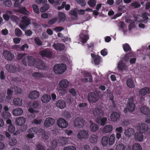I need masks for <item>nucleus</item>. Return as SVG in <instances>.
Masks as SVG:
<instances>
[{"label": "nucleus", "mask_w": 150, "mask_h": 150, "mask_svg": "<svg viewBox=\"0 0 150 150\" xmlns=\"http://www.w3.org/2000/svg\"><path fill=\"white\" fill-rule=\"evenodd\" d=\"M40 132L43 134L45 132V130L42 129H38L36 127L30 128L28 130V134L27 135V137L28 138L32 139L34 137L35 134Z\"/></svg>", "instance_id": "nucleus-1"}, {"label": "nucleus", "mask_w": 150, "mask_h": 150, "mask_svg": "<svg viewBox=\"0 0 150 150\" xmlns=\"http://www.w3.org/2000/svg\"><path fill=\"white\" fill-rule=\"evenodd\" d=\"M31 23L30 20L26 16H23L22 18V20L19 24V27L23 31H25L27 27Z\"/></svg>", "instance_id": "nucleus-2"}, {"label": "nucleus", "mask_w": 150, "mask_h": 150, "mask_svg": "<svg viewBox=\"0 0 150 150\" xmlns=\"http://www.w3.org/2000/svg\"><path fill=\"white\" fill-rule=\"evenodd\" d=\"M67 69L65 65L63 64H56L54 67V71L55 73L60 74L63 73Z\"/></svg>", "instance_id": "nucleus-3"}, {"label": "nucleus", "mask_w": 150, "mask_h": 150, "mask_svg": "<svg viewBox=\"0 0 150 150\" xmlns=\"http://www.w3.org/2000/svg\"><path fill=\"white\" fill-rule=\"evenodd\" d=\"M6 67L8 71L11 73H15L17 71L20 72L21 71V67L19 65H13V64H7Z\"/></svg>", "instance_id": "nucleus-4"}, {"label": "nucleus", "mask_w": 150, "mask_h": 150, "mask_svg": "<svg viewBox=\"0 0 150 150\" xmlns=\"http://www.w3.org/2000/svg\"><path fill=\"white\" fill-rule=\"evenodd\" d=\"M79 37L81 41L83 43H86L89 39L86 30H82L80 33Z\"/></svg>", "instance_id": "nucleus-5"}, {"label": "nucleus", "mask_w": 150, "mask_h": 150, "mask_svg": "<svg viewBox=\"0 0 150 150\" xmlns=\"http://www.w3.org/2000/svg\"><path fill=\"white\" fill-rule=\"evenodd\" d=\"M138 127L143 132L148 135H150V128L146 124L141 123L139 125Z\"/></svg>", "instance_id": "nucleus-6"}, {"label": "nucleus", "mask_w": 150, "mask_h": 150, "mask_svg": "<svg viewBox=\"0 0 150 150\" xmlns=\"http://www.w3.org/2000/svg\"><path fill=\"white\" fill-rule=\"evenodd\" d=\"M57 125L59 127L62 128H66L68 125L67 122L62 118H60L57 120Z\"/></svg>", "instance_id": "nucleus-7"}, {"label": "nucleus", "mask_w": 150, "mask_h": 150, "mask_svg": "<svg viewBox=\"0 0 150 150\" xmlns=\"http://www.w3.org/2000/svg\"><path fill=\"white\" fill-rule=\"evenodd\" d=\"M3 54L5 59L7 60L11 61L14 58V55L8 51H4L3 52Z\"/></svg>", "instance_id": "nucleus-8"}, {"label": "nucleus", "mask_w": 150, "mask_h": 150, "mask_svg": "<svg viewBox=\"0 0 150 150\" xmlns=\"http://www.w3.org/2000/svg\"><path fill=\"white\" fill-rule=\"evenodd\" d=\"M40 54L42 57H46L48 58L51 57L52 55V52L51 50L47 49L43 50L40 51Z\"/></svg>", "instance_id": "nucleus-9"}, {"label": "nucleus", "mask_w": 150, "mask_h": 150, "mask_svg": "<svg viewBox=\"0 0 150 150\" xmlns=\"http://www.w3.org/2000/svg\"><path fill=\"white\" fill-rule=\"evenodd\" d=\"M35 67L40 70H43L45 69V65L43 61L40 59L37 60L34 64Z\"/></svg>", "instance_id": "nucleus-10"}, {"label": "nucleus", "mask_w": 150, "mask_h": 150, "mask_svg": "<svg viewBox=\"0 0 150 150\" xmlns=\"http://www.w3.org/2000/svg\"><path fill=\"white\" fill-rule=\"evenodd\" d=\"M128 108L129 111L131 112L134 111L135 109V105L134 103L133 99L131 98L128 99Z\"/></svg>", "instance_id": "nucleus-11"}, {"label": "nucleus", "mask_w": 150, "mask_h": 150, "mask_svg": "<svg viewBox=\"0 0 150 150\" xmlns=\"http://www.w3.org/2000/svg\"><path fill=\"white\" fill-rule=\"evenodd\" d=\"M77 137L79 139H86L88 137V132L86 130H80L78 133Z\"/></svg>", "instance_id": "nucleus-12"}, {"label": "nucleus", "mask_w": 150, "mask_h": 150, "mask_svg": "<svg viewBox=\"0 0 150 150\" xmlns=\"http://www.w3.org/2000/svg\"><path fill=\"white\" fill-rule=\"evenodd\" d=\"M121 114L120 112H113L110 115V119L112 121L115 122L117 121L120 116Z\"/></svg>", "instance_id": "nucleus-13"}, {"label": "nucleus", "mask_w": 150, "mask_h": 150, "mask_svg": "<svg viewBox=\"0 0 150 150\" xmlns=\"http://www.w3.org/2000/svg\"><path fill=\"white\" fill-rule=\"evenodd\" d=\"M93 114L95 117H101L103 115V111L101 109L96 108L93 110Z\"/></svg>", "instance_id": "nucleus-14"}, {"label": "nucleus", "mask_w": 150, "mask_h": 150, "mask_svg": "<svg viewBox=\"0 0 150 150\" xmlns=\"http://www.w3.org/2000/svg\"><path fill=\"white\" fill-rule=\"evenodd\" d=\"M84 121L81 118H76L74 121V125L77 127L81 128L84 125Z\"/></svg>", "instance_id": "nucleus-15"}, {"label": "nucleus", "mask_w": 150, "mask_h": 150, "mask_svg": "<svg viewBox=\"0 0 150 150\" xmlns=\"http://www.w3.org/2000/svg\"><path fill=\"white\" fill-rule=\"evenodd\" d=\"M88 99L90 103H95L98 100V98L94 92H91Z\"/></svg>", "instance_id": "nucleus-16"}, {"label": "nucleus", "mask_w": 150, "mask_h": 150, "mask_svg": "<svg viewBox=\"0 0 150 150\" xmlns=\"http://www.w3.org/2000/svg\"><path fill=\"white\" fill-rule=\"evenodd\" d=\"M55 120L54 119L51 117L46 118L44 122V126L47 127H48L53 125L54 123Z\"/></svg>", "instance_id": "nucleus-17"}, {"label": "nucleus", "mask_w": 150, "mask_h": 150, "mask_svg": "<svg viewBox=\"0 0 150 150\" xmlns=\"http://www.w3.org/2000/svg\"><path fill=\"white\" fill-rule=\"evenodd\" d=\"M39 95L40 94L38 91H34L30 92L28 95V97L30 99L34 100L38 98Z\"/></svg>", "instance_id": "nucleus-18"}, {"label": "nucleus", "mask_w": 150, "mask_h": 150, "mask_svg": "<svg viewBox=\"0 0 150 150\" xmlns=\"http://www.w3.org/2000/svg\"><path fill=\"white\" fill-rule=\"evenodd\" d=\"M149 88L148 87H145L139 90V96L141 97L144 96L147 94H149Z\"/></svg>", "instance_id": "nucleus-19"}, {"label": "nucleus", "mask_w": 150, "mask_h": 150, "mask_svg": "<svg viewBox=\"0 0 150 150\" xmlns=\"http://www.w3.org/2000/svg\"><path fill=\"white\" fill-rule=\"evenodd\" d=\"M52 47L56 50L62 51L65 49L64 45L61 43H54L52 45Z\"/></svg>", "instance_id": "nucleus-20"}, {"label": "nucleus", "mask_w": 150, "mask_h": 150, "mask_svg": "<svg viewBox=\"0 0 150 150\" xmlns=\"http://www.w3.org/2000/svg\"><path fill=\"white\" fill-rule=\"evenodd\" d=\"M107 120L106 117H97L96 119L97 123L99 125H104Z\"/></svg>", "instance_id": "nucleus-21"}, {"label": "nucleus", "mask_w": 150, "mask_h": 150, "mask_svg": "<svg viewBox=\"0 0 150 150\" xmlns=\"http://www.w3.org/2000/svg\"><path fill=\"white\" fill-rule=\"evenodd\" d=\"M143 135L141 132H138L135 134L134 138L137 141L141 142L143 140Z\"/></svg>", "instance_id": "nucleus-22"}, {"label": "nucleus", "mask_w": 150, "mask_h": 150, "mask_svg": "<svg viewBox=\"0 0 150 150\" xmlns=\"http://www.w3.org/2000/svg\"><path fill=\"white\" fill-rule=\"evenodd\" d=\"M56 104L57 107L61 109L64 108L66 105L65 102L62 99L58 100L56 102Z\"/></svg>", "instance_id": "nucleus-23"}, {"label": "nucleus", "mask_w": 150, "mask_h": 150, "mask_svg": "<svg viewBox=\"0 0 150 150\" xmlns=\"http://www.w3.org/2000/svg\"><path fill=\"white\" fill-rule=\"evenodd\" d=\"M69 84V81L66 79L61 80L59 83L60 87L64 88H66L68 87Z\"/></svg>", "instance_id": "nucleus-24"}, {"label": "nucleus", "mask_w": 150, "mask_h": 150, "mask_svg": "<svg viewBox=\"0 0 150 150\" xmlns=\"http://www.w3.org/2000/svg\"><path fill=\"white\" fill-rule=\"evenodd\" d=\"M26 122V119L24 117H19L16 120V124L18 125L21 126L23 125Z\"/></svg>", "instance_id": "nucleus-25"}, {"label": "nucleus", "mask_w": 150, "mask_h": 150, "mask_svg": "<svg viewBox=\"0 0 150 150\" xmlns=\"http://www.w3.org/2000/svg\"><path fill=\"white\" fill-rule=\"evenodd\" d=\"M140 109L141 112L145 115H148L150 114V110L148 107L146 106L141 107Z\"/></svg>", "instance_id": "nucleus-26"}, {"label": "nucleus", "mask_w": 150, "mask_h": 150, "mask_svg": "<svg viewBox=\"0 0 150 150\" xmlns=\"http://www.w3.org/2000/svg\"><path fill=\"white\" fill-rule=\"evenodd\" d=\"M8 131L11 133H13L14 135H17L19 133V131L18 130L15 131V128L14 126L11 125L8 127Z\"/></svg>", "instance_id": "nucleus-27"}, {"label": "nucleus", "mask_w": 150, "mask_h": 150, "mask_svg": "<svg viewBox=\"0 0 150 150\" xmlns=\"http://www.w3.org/2000/svg\"><path fill=\"white\" fill-rule=\"evenodd\" d=\"M134 133V129L131 128H129L125 130L124 133L125 135L128 137H130Z\"/></svg>", "instance_id": "nucleus-28"}, {"label": "nucleus", "mask_w": 150, "mask_h": 150, "mask_svg": "<svg viewBox=\"0 0 150 150\" xmlns=\"http://www.w3.org/2000/svg\"><path fill=\"white\" fill-rule=\"evenodd\" d=\"M51 99L50 96L47 95L45 94L42 96L41 98L42 101L45 103L49 102Z\"/></svg>", "instance_id": "nucleus-29"}, {"label": "nucleus", "mask_w": 150, "mask_h": 150, "mask_svg": "<svg viewBox=\"0 0 150 150\" xmlns=\"http://www.w3.org/2000/svg\"><path fill=\"white\" fill-rule=\"evenodd\" d=\"M112 129V125H105L103 129V133H109L111 132Z\"/></svg>", "instance_id": "nucleus-30"}, {"label": "nucleus", "mask_w": 150, "mask_h": 150, "mask_svg": "<svg viewBox=\"0 0 150 150\" xmlns=\"http://www.w3.org/2000/svg\"><path fill=\"white\" fill-rule=\"evenodd\" d=\"M13 102L15 105L21 106L22 104L23 101L21 98H17L13 99Z\"/></svg>", "instance_id": "nucleus-31"}, {"label": "nucleus", "mask_w": 150, "mask_h": 150, "mask_svg": "<svg viewBox=\"0 0 150 150\" xmlns=\"http://www.w3.org/2000/svg\"><path fill=\"white\" fill-rule=\"evenodd\" d=\"M98 138L96 135L92 134L89 137V141L91 143L95 144L97 142Z\"/></svg>", "instance_id": "nucleus-32"}, {"label": "nucleus", "mask_w": 150, "mask_h": 150, "mask_svg": "<svg viewBox=\"0 0 150 150\" xmlns=\"http://www.w3.org/2000/svg\"><path fill=\"white\" fill-rule=\"evenodd\" d=\"M23 113V110L20 108L14 109L13 111V114L15 116H20Z\"/></svg>", "instance_id": "nucleus-33"}, {"label": "nucleus", "mask_w": 150, "mask_h": 150, "mask_svg": "<svg viewBox=\"0 0 150 150\" xmlns=\"http://www.w3.org/2000/svg\"><path fill=\"white\" fill-rule=\"evenodd\" d=\"M126 85L128 87L130 88H133L135 87V85L133 80L130 78L128 79L127 80Z\"/></svg>", "instance_id": "nucleus-34"}, {"label": "nucleus", "mask_w": 150, "mask_h": 150, "mask_svg": "<svg viewBox=\"0 0 150 150\" xmlns=\"http://www.w3.org/2000/svg\"><path fill=\"white\" fill-rule=\"evenodd\" d=\"M109 137L107 136H103L102 139L101 143L103 146H106L109 144Z\"/></svg>", "instance_id": "nucleus-35"}, {"label": "nucleus", "mask_w": 150, "mask_h": 150, "mask_svg": "<svg viewBox=\"0 0 150 150\" xmlns=\"http://www.w3.org/2000/svg\"><path fill=\"white\" fill-rule=\"evenodd\" d=\"M33 77L36 79H38L44 77L43 74L38 72H34L32 74Z\"/></svg>", "instance_id": "nucleus-36"}, {"label": "nucleus", "mask_w": 150, "mask_h": 150, "mask_svg": "<svg viewBox=\"0 0 150 150\" xmlns=\"http://www.w3.org/2000/svg\"><path fill=\"white\" fill-rule=\"evenodd\" d=\"M90 128L91 131L95 132L98 130L99 127L96 124L92 123L90 125Z\"/></svg>", "instance_id": "nucleus-37"}, {"label": "nucleus", "mask_w": 150, "mask_h": 150, "mask_svg": "<svg viewBox=\"0 0 150 150\" xmlns=\"http://www.w3.org/2000/svg\"><path fill=\"white\" fill-rule=\"evenodd\" d=\"M32 58V56H25L22 61V63L25 66H27L28 64V61L29 59H31Z\"/></svg>", "instance_id": "nucleus-38"}, {"label": "nucleus", "mask_w": 150, "mask_h": 150, "mask_svg": "<svg viewBox=\"0 0 150 150\" xmlns=\"http://www.w3.org/2000/svg\"><path fill=\"white\" fill-rule=\"evenodd\" d=\"M109 144L111 146L114 144L115 141V137L114 134H111L109 138Z\"/></svg>", "instance_id": "nucleus-39"}, {"label": "nucleus", "mask_w": 150, "mask_h": 150, "mask_svg": "<svg viewBox=\"0 0 150 150\" xmlns=\"http://www.w3.org/2000/svg\"><path fill=\"white\" fill-rule=\"evenodd\" d=\"M3 118L5 119H10L11 117V114L8 112H4L1 114Z\"/></svg>", "instance_id": "nucleus-40"}, {"label": "nucleus", "mask_w": 150, "mask_h": 150, "mask_svg": "<svg viewBox=\"0 0 150 150\" xmlns=\"http://www.w3.org/2000/svg\"><path fill=\"white\" fill-rule=\"evenodd\" d=\"M67 139L66 137H62L60 138L59 141V143L61 145H65L67 142Z\"/></svg>", "instance_id": "nucleus-41"}, {"label": "nucleus", "mask_w": 150, "mask_h": 150, "mask_svg": "<svg viewBox=\"0 0 150 150\" xmlns=\"http://www.w3.org/2000/svg\"><path fill=\"white\" fill-rule=\"evenodd\" d=\"M132 150H142V148L139 144L135 143L134 144L133 146Z\"/></svg>", "instance_id": "nucleus-42"}, {"label": "nucleus", "mask_w": 150, "mask_h": 150, "mask_svg": "<svg viewBox=\"0 0 150 150\" xmlns=\"http://www.w3.org/2000/svg\"><path fill=\"white\" fill-rule=\"evenodd\" d=\"M126 66L123 63H119L118 64V68L121 70H125Z\"/></svg>", "instance_id": "nucleus-43"}, {"label": "nucleus", "mask_w": 150, "mask_h": 150, "mask_svg": "<svg viewBox=\"0 0 150 150\" xmlns=\"http://www.w3.org/2000/svg\"><path fill=\"white\" fill-rule=\"evenodd\" d=\"M131 6L135 8H137L141 7V5L137 1H135L131 4Z\"/></svg>", "instance_id": "nucleus-44"}, {"label": "nucleus", "mask_w": 150, "mask_h": 150, "mask_svg": "<svg viewBox=\"0 0 150 150\" xmlns=\"http://www.w3.org/2000/svg\"><path fill=\"white\" fill-rule=\"evenodd\" d=\"M17 142V140L15 138H13L9 140V145L11 146H13L15 145Z\"/></svg>", "instance_id": "nucleus-45"}, {"label": "nucleus", "mask_w": 150, "mask_h": 150, "mask_svg": "<svg viewBox=\"0 0 150 150\" xmlns=\"http://www.w3.org/2000/svg\"><path fill=\"white\" fill-rule=\"evenodd\" d=\"M49 5L47 4H44L40 8V11L41 12H45L49 9Z\"/></svg>", "instance_id": "nucleus-46"}, {"label": "nucleus", "mask_w": 150, "mask_h": 150, "mask_svg": "<svg viewBox=\"0 0 150 150\" xmlns=\"http://www.w3.org/2000/svg\"><path fill=\"white\" fill-rule=\"evenodd\" d=\"M15 33L16 36L18 37H20L22 34L21 30L18 28H16L15 30Z\"/></svg>", "instance_id": "nucleus-47"}, {"label": "nucleus", "mask_w": 150, "mask_h": 150, "mask_svg": "<svg viewBox=\"0 0 150 150\" xmlns=\"http://www.w3.org/2000/svg\"><path fill=\"white\" fill-rule=\"evenodd\" d=\"M96 3V0H89L88 4L91 7H93L95 6Z\"/></svg>", "instance_id": "nucleus-48"}, {"label": "nucleus", "mask_w": 150, "mask_h": 150, "mask_svg": "<svg viewBox=\"0 0 150 150\" xmlns=\"http://www.w3.org/2000/svg\"><path fill=\"white\" fill-rule=\"evenodd\" d=\"M123 47L124 51L126 52L130 51L131 50V47L127 43L123 45Z\"/></svg>", "instance_id": "nucleus-49"}, {"label": "nucleus", "mask_w": 150, "mask_h": 150, "mask_svg": "<svg viewBox=\"0 0 150 150\" xmlns=\"http://www.w3.org/2000/svg\"><path fill=\"white\" fill-rule=\"evenodd\" d=\"M13 93V91L9 88H8L7 91V93L8 96H6V98L7 99H10L11 97V95Z\"/></svg>", "instance_id": "nucleus-50"}, {"label": "nucleus", "mask_w": 150, "mask_h": 150, "mask_svg": "<svg viewBox=\"0 0 150 150\" xmlns=\"http://www.w3.org/2000/svg\"><path fill=\"white\" fill-rule=\"evenodd\" d=\"M84 77H88L89 79V82H91L93 81V78L91 74L88 72H86L84 73Z\"/></svg>", "instance_id": "nucleus-51"}, {"label": "nucleus", "mask_w": 150, "mask_h": 150, "mask_svg": "<svg viewBox=\"0 0 150 150\" xmlns=\"http://www.w3.org/2000/svg\"><path fill=\"white\" fill-rule=\"evenodd\" d=\"M34 40L37 45L40 46L42 45V41L38 37H35L34 39Z\"/></svg>", "instance_id": "nucleus-52"}, {"label": "nucleus", "mask_w": 150, "mask_h": 150, "mask_svg": "<svg viewBox=\"0 0 150 150\" xmlns=\"http://www.w3.org/2000/svg\"><path fill=\"white\" fill-rule=\"evenodd\" d=\"M125 146L122 144H120L117 145L116 147V150H123Z\"/></svg>", "instance_id": "nucleus-53"}, {"label": "nucleus", "mask_w": 150, "mask_h": 150, "mask_svg": "<svg viewBox=\"0 0 150 150\" xmlns=\"http://www.w3.org/2000/svg\"><path fill=\"white\" fill-rule=\"evenodd\" d=\"M100 57L98 55H97V56L95 57V58L93 59L94 62L96 65H98L100 63Z\"/></svg>", "instance_id": "nucleus-54"}, {"label": "nucleus", "mask_w": 150, "mask_h": 150, "mask_svg": "<svg viewBox=\"0 0 150 150\" xmlns=\"http://www.w3.org/2000/svg\"><path fill=\"white\" fill-rule=\"evenodd\" d=\"M32 8L33 11L37 14L39 13L38 6L36 4H33L32 5Z\"/></svg>", "instance_id": "nucleus-55"}, {"label": "nucleus", "mask_w": 150, "mask_h": 150, "mask_svg": "<svg viewBox=\"0 0 150 150\" xmlns=\"http://www.w3.org/2000/svg\"><path fill=\"white\" fill-rule=\"evenodd\" d=\"M4 4L8 7H10L12 5V2L10 0H4Z\"/></svg>", "instance_id": "nucleus-56"}, {"label": "nucleus", "mask_w": 150, "mask_h": 150, "mask_svg": "<svg viewBox=\"0 0 150 150\" xmlns=\"http://www.w3.org/2000/svg\"><path fill=\"white\" fill-rule=\"evenodd\" d=\"M57 20V17L54 18L48 21V23L50 25H52L56 22Z\"/></svg>", "instance_id": "nucleus-57"}, {"label": "nucleus", "mask_w": 150, "mask_h": 150, "mask_svg": "<svg viewBox=\"0 0 150 150\" xmlns=\"http://www.w3.org/2000/svg\"><path fill=\"white\" fill-rule=\"evenodd\" d=\"M14 88L15 89V91L17 94H21L22 91L21 89L17 86H14Z\"/></svg>", "instance_id": "nucleus-58"}, {"label": "nucleus", "mask_w": 150, "mask_h": 150, "mask_svg": "<svg viewBox=\"0 0 150 150\" xmlns=\"http://www.w3.org/2000/svg\"><path fill=\"white\" fill-rule=\"evenodd\" d=\"M64 150H76V148L73 146H68L65 147Z\"/></svg>", "instance_id": "nucleus-59"}, {"label": "nucleus", "mask_w": 150, "mask_h": 150, "mask_svg": "<svg viewBox=\"0 0 150 150\" xmlns=\"http://www.w3.org/2000/svg\"><path fill=\"white\" fill-rule=\"evenodd\" d=\"M64 117L66 119H69L71 117V114L68 112L66 111L64 113Z\"/></svg>", "instance_id": "nucleus-60"}, {"label": "nucleus", "mask_w": 150, "mask_h": 150, "mask_svg": "<svg viewBox=\"0 0 150 150\" xmlns=\"http://www.w3.org/2000/svg\"><path fill=\"white\" fill-rule=\"evenodd\" d=\"M58 15L60 19L61 20L64 19L65 17V14L62 12H59L58 13Z\"/></svg>", "instance_id": "nucleus-61"}, {"label": "nucleus", "mask_w": 150, "mask_h": 150, "mask_svg": "<svg viewBox=\"0 0 150 150\" xmlns=\"http://www.w3.org/2000/svg\"><path fill=\"white\" fill-rule=\"evenodd\" d=\"M69 92L73 96H75L76 95V90L74 88H71L69 90Z\"/></svg>", "instance_id": "nucleus-62"}, {"label": "nucleus", "mask_w": 150, "mask_h": 150, "mask_svg": "<svg viewBox=\"0 0 150 150\" xmlns=\"http://www.w3.org/2000/svg\"><path fill=\"white\" fill-rule=\"evenodd\" d=\"M64 29V28L61 27H57L54 28L53 29L56 32H58L62 31Z\"/></svg>", "instance_id": "nucleus-63"}, {"label": "nucleus", "mask_w": 150, "mask_h": 150, "mask_svg": "<svg viewBox=\"0 0 150 150\" xmlns=\"http://www.w3.org/2000/svg\"><path fill=\"white\" fill-rule=\"evenodd\" d=\"M36 147V150H45L43 146L40 144H37Z\"/></svg>", "instance_id": "nucleus-64"}]
</instances>
